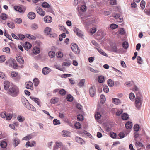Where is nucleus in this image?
Instances as JSON below:
<instances>
[{"label": "nucleus", "mask_w": 150, "mask_h": 150, "mask_svg": "<svg viewBox=\"0 0 150 150\" xmlns=\"http://www.w3.org/2000/svg\"><path fill=\"white\" fill-rule=\"evenodd\" d=\"M78 16L81 17V20L82 23L86 27H88L91 25H93L95 22V20L91 19L89 18H87L89 17L90 15L85 14L83 16V13H79Z\"/></svg>", "instance_id": "1"}, {"label": "nucleus", "mask_w": 150, "mask_h": 150, "mask_svg": "<svg viewBox=\"0 0 150 150\" xmlns=\"http://www.w3.org/2000/svg\"><path fill=\"white\" fill-rule=\"evenodd\" d=\"M8 92L11 96L15 97L18 94L19 90L18 87L16 86L11 85L9 89Z\"/></svg>", "instance_id": "2"}, {"label": "nucleus", "mask_w": 150, "mask_h": 150, "mask_svg": "<svg viewBox=\"0 0 150 150\" xmlns=\"http://www.w3.org/2000/svg\"><path fill=\"white\" fill-rule=\"evenodd\" d=\"M142 102V99L141 97H137L135 104L136 107L137 108H139L141 106Z\"/></svg>", "instance_id": "3"}, {"label": "nucleus", "mask_w": 150, "mask_h": 150, "mask_svg": "<svg viewBox=\"0 0 150 150\" xmlns=\"http://www.w3.org/2000/svg\"><path fill=\"white\" fill-rule=\"evenodd\" d=\"M72 51L76 54H78L80 52V50L76 44H72L71 45Z\"/></svg>", "instance_id": "4"}, {"label": "nucleus", "mask_w": 150, "mask_h": 150, "mask_svg": "<svg viewBox=\"0 0 150 150\" xmlns=\"http://www.w3.org/2000/svg\"><path fill=\"white\" fill-rule=\"evenodd\" d=\"M61 142H56V145L55 146L54 150H67V148L63 149Z\"/></svg>", "instance_id": "5"}, {"label": "nucleus", "mask_w": 150, "mask_h": 150, "mask_svg": "<svg viewBox=\"0 0 150 150\" xmlns=\"http://www.w3.org/2000/svg\"><path fill=\"white\" fill-rule=\"evenodd\" d=\"M30 98L33 101L36 103L39 106H41V103L39 99L32 96H30Z\"/></svg>", "instance_id": "6"}, {"label": "nucleus", "mask_w": 150, "mask_h": 150, "mask_svg": "<svg viewBox=\"0 0 150 150\" xmlns=\"http://www.w3.org/2000/svg\"><path fill=\"white\" fill-rule=\"evenodd\" d=\"M36 10L38 13L42 16H44L45 14V12L39 7H37L36 8Z\"/></svg>", "instance_id": "7"}, {"label": "nucleus", "mask_w": 150, "mask_h": 150, "mask_svg": "<svg viewBox=\"0 0 150 150\" xmlns=\"http://www.w3.org/2000/svg\"><path fill=\"white\" fill-rule=\"evenodd\" d=\"M25 86L27 89H30L31 90H33V84L30 81L27 82L25 83Z\"/></svg>", "instance_id": "8"}, {"label": "nucleus", "mask_w": 150, "mask_h": 150, "mask_svg": "<svg viewBox=\"0 0 150 150\" xmlns=\"http://www.w3.org/2000/svg\"><path fill=\"white\" fill-rule=\"evenodd\" d=\"M74 30V32L76 33L77 35L79 37H82L83 36V33L82 31L79 30L78 28H75Z\"/></svg>", "instance_id": "9"}, {"label": "nucleus", "mask_w": 150, "mask_h": 150, "mask_svg": "<svg viewBox=\"0 0 150 150\" xmlns=\"http://www.w3.org/2000/svg\"><path fill=\"white\" fill-rule=\"evenodd\" d=\"M44 20L45 22L46 23H50L52 21V18L49 16H47L44 17Z\"/></svg>", "instance_id": "10"}, {"label": "nucleus", "mask_w": 150, "mask_h": 150, "mask_svg": "<svg viewBox=\"0 0 150 150\" xmlns=\"http://www.w3.org/2000/svg\"><path fill=\"white\" fill-rule=\"evenodd\" d=\"M51 71V69L47 67H44L42 70V72L45 75L48 74Z\"/></svg>", "instance_id": "11"}, {"label": "nucleus", "mask_w": 150, "mask_h": 150, "mask_svg": "<svg viewBox=\"0 0 150 150\" xmlns=\"http://www.w3.org/2000/svg\"><path fill=\"white\" fill-rule=\"evenodd\" d=\"M11 86L10 83L8 81H6L4 82V87L5 90H7Z\"/></svg>", "instance_id": "12"}, {"label": "nucleus", "mask_w": 150, "mask_h": 150, "mask_svg": "<svg viewBox=\"0 0 150 150\" xmlns=\"http://www.w3.org/2000/svg\"><path fill=\"white\" fill-rule=\"evenodd\" d=\"M28 17L29 18L31 19H33L35 18L36 14L34 12H30L28 13Z\"/></svg>", "instance_id": "13"}, {"label": "nucleus", "mask_w": 150, "mask_h": 150, "mask_svg": "<svg viewBox=\"0 0 150 150\" xmlns=\"http://www.w3.org/2000/svg\"><path fill=\"white\" fill-rule=\"evenodd\" d=\"M36 144V142L35 141H33L32 143L30 141L27 142L25 146L26 147H32L34 146Z\"/></svg>", "instance_id": "14"}, {"label": "nucleus", "mask_w": 150, "mask_h": 150, "mask_svg": "<svg viewBox=\"0 0 150 150\" xmlns=\"http://www.w3.org/2000/svg\"><path fill=\"white\" fill-rule=\"evenodd\" d=\"M95 88L93 87H91L89 90L90 94L91 97H93L95 94Z\"/></svg>", "instance_id": "15"}, {"label": "nucleus", "mask_w": 150, "mask_h": 150, "mask_svg": "<svg viewBox=\"0 0 150 150\" xmlns=\"http://www.w3.org/2000/svg\"><path fill=\"white\" fill-rule=\"evenodd\" d=\"M26 107L28 109L33 111H36V108L33 105L30 104L28 103L26 105Z\"/></svg>", "instance_id": "16"}, {"label": "nucleus", "mask_w": 150, "mask_h": 150, "mask_svg": "<svg viewBox=\"0 0 150 150\" xmlns=\"http://www.w3.org/2000/svg\"><path fill=\"white\" fill-rule=\"evenodd\" d=\"M112 101L113 103L117 105H119L121 103V100L119 99L116 98H113Z\"/></svg>", "instance_id": "17"}, {"label": "nucleus", "mask_w": 150, "mask_h": 150, "mask_svg": "<svg viewBox=\"0 0 150 150\" xmlns=\"http://www.w3.org/2000/svg\"><path fill=\"white\" fill-rule=\"evenodd\" d=\"M83 2L82 0H74V4L75 6L78 5L80 6L83 4Z\"/></svg>", "instance_id": "18"}, {"label": "nucleus", "mask_w": 150, "mask_h": 150, "mask_svg": "<svg viewBox=\"0 0 150 150\" xmlns=\"http://www.w3.org/2000/svg\"><path fill=\"white\" fill-rule=\"evenodd\" d=\"M40 52V49L38 47H35L33 49V52L35 54H38Z\"/></svg>", "instance_id": "19"}, {"label": "nucleus", "mask_w": 150, "mask_h": 150, "mask_svg": "<svg viewBox=\"0 0 150 150\" xmlns=\"http://www.w3.org/2000/svg\"><path fill=\"white\" fill-rule=\"evenodd\" d=\"M14 61V60L11 59H9L6 62V65H8L9 67H12V65L13 64Z\"/></svg>", "instance_id": "20"}, {"label": "nucleus", "mask_w": 150, "mask_h": 150, "mask_svg": "<svg viewBox=\"0 0 150 150\" xmlns=\"http://www.w3.org/2000/svg\"><path fill=\"white\" fill-rule=\"evenodd\" d=\"M7 25L9 28L13 29L15 28V24L13 22L8 21L7 23Z\"/></svg>", "instance_id": "21"}, {"label": "nucleus", "mask_w": 150, "mask_h": 150, "mask_svg": "<svg viewBox=\"0 0 150 150\" xmlns=\"http://www.w3.org/2000/svg\"><path fill=\"white\" fill-rule=\"evenodd\" d=\"M75 139L76 142L79 143L83 144L84 142L82 138L79 137H76Z\"/></svg>", "instance_id": "22"}, {"label": "nucleus", "mask_w": 150, "mask_h": 150, "mask_svg": "<svg viewBox=\"0 0 150 150\" xmlns=\"http://www.w3.org/2000/svg\"><path fill=\"white\" fill-rule=\"evenodd\" d=\"M31 47V45L28 42H26L25 43L24 47V48L27 50L30 49Z\"/></svg>", "instance_id": "23"}, {"label": "nucleus", "mask_w": 150, "mask_h": 150, "mask_svg": "<svg viewBox=\"0 0 150 150\" xmlns=\"http://www.w3.org/2000/svg\"><path fill=\"white\" fill-rule=\"evenodd\" d=\"M98 79L99 82L100 83H103L105 81L104 76L102 75L99 76Z\"/></svg>", "instance_id": "24"}, {"label": "nucleus", "mask_w": 150, "mask_h": 150, "mask_svg": "<svg viewBox=\"0 0 150 150\" xmlns=\"http://www.w3.org/2000/svg\"><path fill=\"white\" fill-rule=\"evenodd\" d=\"M14 8L15 10L20 13H22L23 12L22 8L19 6H15L14 7Z\"/></svg>", "instance_id": "25"}, {"label": "nucleus", "mask_w": 150, "mask_h": 150, "mask_svg": "<svg viewBox=\"0 0 150 150\" xmlns=\"http://www.w3.org/2000/svg\"><path fill=\"white\" fill-rule=\"evenodd\" d=\"M13 142L14 143V145L16 147L20 143V140L18 138H15L14 139Z\"/></svg>", "instance_id": "26"}, {"label": "nucleus", "mask_w": 150, "mask_h": 150, "mask_svg": "<svg viewBox=\"0 0 150 150\" xmlns=\"http://www.w3.org/2000/svg\"><path fill=\"white\" fill-rule=\"evenodd\" d=\"M125 127L127 129H130L132 126V123L130 122H128L125 124Z\"/></svg>", "instance_id": "27"}, {"label": "nucleus", "mask_w": 150, "mask_h": 150, "mask_svg": "<svg viewBox=\"0 0 150 150\" xmlns=\"http://www.w3.org/2000/svg\"><path fill=\"white\" fill-rule=\"evenodd\" d=\"M97 49L98 51L102 55L105 56H107V54L100 48L98 47L97 48Z\"/></svg>", "instance_id": "28"}, {"label": "nucleus", "mask_w": 150, "mask_h": 150, "mask_svg": "<svg viewBox=\"0 0 150 150\" xmlns=\"http://www.w3.org/2000/svg\"><path fill=\"white\" fill-rule=\"evenodd\" d=\"M44 32L47 35L50 34L51 32V29L48 27H46L44 30Z\"/></svg>", "instance_id": "29"}, {"label": "nucleus", "mask_w": 150, "mask_h": 150, "mask_svg": "<svg viewBox=\"0 0 150 150\" xmlns=\"http://www.w3.org/2000/svg\"><path fill=\"white\" fill-rule=\"evenodd\" d=\"M100 103L102 104H103L105 101V96L103 95H101L100 96Z\"/></svg>", "instance_id": "30"}, {"label": "nucleus", "mask_w": 150, "mask_h": 150, "mask_svg": "<svg viewBox=\"0 0 150 150\" xmlns=\"http://www.w3.org/2000/svg\"><path fill=\"white\" fill-rule=\"evenodd\" d=\"M17 61L20 63L23 64L24 63V61L22 57L21 56H18L16 58Z\"/></svg>", "instance_id": "31"}, {"label": "nucleus", "mask_w": 150, "mask_h": 150, "mask_svg": "<svg viewBox=\"0 0 150 150\" xmlns=\"http://www.w3.org/2000/svg\"><path fill=\"white\" fill-rule=\"evenodd\" d=\"M135 146L137 148H139L140 147H142L143 146V144L138 141L136 142Z\"/></svg>", "instance_id": "32"}, {"label": "nucleus", "mask_w": 150, "mask_h": 150, "mask_svg": "<svg viewBox=\"0 0 150 150\" xmlns=\"http://www.w3.org/2000/svg\"><path fill=\"white\" fill-rule=\"evenodd\" d=\"M73 96L69 94L67 96L66 99L69 102H71L73 100Z\"/></svg>", "instance_id": "33"}, {"label": "nucleus", "mask_w": 150, "mask_h": 150, "mask_svg": "<svg viewBox=\"0 0 150 150\" xmlns=\"http://www.w3.org/2000/svg\"><path fill=\"white\" fill-rule=\"evenodd\" d=\"M81 6L80 7V10L83 12H85L87 9L85 5L81 4Z\"/></svg>", "instance_id": "34"}, {"label": "nucleus", "mask_w": 150, "mask_h": 150, "mask_svg": "<svg viewBox=\"0 0 150 150\" xmlns=\"http://www.w3.org/2000/svg\"><path fill=\"white\" fill-rule=\"evenodd\" d=\"M101 115L100 113L98 112H96L95 114V117L96 119H99L100 118Z\"/></svg>", "instance_id": "35"}, {"label": "nucleus", "mask_w": 150, "mask_h": 150, "mask_svg": "<svg viewBox=\"0 0 150 150\" xmlns=\"http://www.w3.org/2000/svg\"><path fill=\"white\" fill-rule=\"evenodd\" d=\"M1 18L3 20H6L8 18V15L6 14L2 13L0 16Z\"/></svg>", "instance_id": "36"}, {"label": "nucleus", "mask_w": 150, "mask_h": 150, "mask_svg": "<svg viewBox=\"0 0 150 150\" xmlns=\"http://www.w3.org/2000/svg\"><path fill=\"white\" fill-rule=\"evenodd\" d=\"M58 100V98L54 97L51 99L50 102L51 103L55 104L57 102Z\"/></svg>", "instance_id": "37"}, {"label": "nucleus", "mask_w": 150, "mask_h": 150, "mask_svg": "<svg viewBox=\"0 0 150 150\" xmlns=\"http://www.w3.org/2000/svg\"><path fill=\"white\" fill-rule=\"evenodd\" d=\"M121 118L124 120H126L129 118V116L127 114L124 113L122 115Z\"/></svg>", "instance_id": "38"}, {"label": "nucleus", "mask_w": 150, "mask_h": 150, "mask_svg": "<svg viewBox=\"0 0 150 150\" xmlns=\"http://www.w3.org/2000/svg\"><path fill=\"white\" fill-rule=\"evenodd\" d=\"M62 134L64 137H68L69 134V132L67 131H62Z\"/></svg>", "instance_id": "39"}, {"label": "nucleus", "mask_w": 150, "mask_h": 150, "mask_svg": "<svg viewBox=\"0 0 150 150\" xmlns=\"http://www.w3.org/2000/svg\"><path fill=\"white\" fill-rule=\"evenodd\" d=\"M108 84L110 87H112L114 86V82L111 79H109L108 80Z\"/></svg>", "instance_id": "40"}, {"label": "nucleus", "mask_w": 150, "mask_h": 150, "mask_svg": "<svg viewBox=\"0 0 150 150\" xmlns=\"http://www.w3.org/2000/svg\"><path fill=\"white\" fill-rule=\"evenodd\" d=\"M0 77L3 79H6L7 78L6 75L2 72H0Z\"/></svg>", "instance_id": "41"}, {"label": "nucleus", "mask_w": 150, "mask_h": 150, "mask_svg": "<svg viewBox=\"0 0 150 150\" xmlns=\"http://www.w3.org/2000/svg\"><path fill=\"white\" fill-rule=\"evenodd\" d=\"M49 56L51 58H53L55 56V53L54 51H50L48 53Z\"/></svg>", "instance_id": "42"}, {"label": "nucleus", "mask_w": 150, "mask_h": 150, "mask_svg": "<svg viewBox=\"0 0 150 150\" xmlns=\"http://www.w3.org/2000/svg\"><path fill=\"white\" fill-rule=\"evenodd\" d=\"M32 137L31 134H29L28 135H27L25 137H23L22 140H28L30 139L31 138H32Z\"/></svg>", "instance_id": "43"}, {"label": "nucleus", "mask_w": 150, "mask_h": 150, "mask_svg": "<svg viewBox=\"0 0 150 150\" xmlns=\"http://www.w3.org/2000/svg\"><path fill=\"white\" fill-rule=\"evenodd\" d=\"M42 6L44 7L45 8H49L50 6L49 4L46 2H44L42 4Z\"/></svg>", "instance_id": "44"}, {"label": "nucleus", "mask_w": 150, "mask_h": 150, "mask_svg": "<svg viewBox=\"0 0 150 150\" xmlns=\"http://www.w3.org/2000/svg\"><path fill=\"white\" fill-rule=\"evenodd\" d=\"M129 96L131 100L132 101L134 100L135 96L133 93H131L129 95Z\"/></svg>", "instance_id": "45"}, {"label": "nucleus", "mask_w": 150, "mask_h": 150, "mask_svg": "<svg viewBox=\"0 0 150 150\" xmlns=\"http://www.w3.org/2000/svg\"><path fill=\"white\" fill-rule=\"evenodd\" d=\"M17 119L19 122H22L25 120V118L21 116H18L17 117Z\"/></svg>", "instance_id": "46"}, {"label": "nucleus", "mask_w": 150, "mask_h": 150, "mask_svg": "<svg viewBox=\"0 0 150 150\" xmlns=\"http://www.w3.org/2000/svg\"><path fill=\"white\" fill-rule=\"evenodd\" d=\"M34 86H38L39 83V81L38 78H35L33 80Z\"/></svg>", "instance_id": "47"}, {"label": "nucleus", "mask_w": 150, "mask_h": 150, "mask_svg": "<svg viewBox=\"0 0 150 150\" xmlns=\"http://www.w3.org/2000/svg\"><path fill=\"white\" fill-rule=\"evenodd\" d=\"M3 51L7 53H10V49L8 47H4L3 49Z\"/></svg>", "instance_id": "48"}, {"label": "nucleus", "mask_w": 150, "mask_h": 150, "mask_svg": "<svg viewBox=\"0 0 150 150\" xmlns=\"http://www.w3.org/2000/svg\"><path fill=\"white\" fill-rule=\"evenodd\" d=\"M14 21L16 23L20 24L22 22V20L20 18H17L15 19Z\"/></svg>", "instance_id": "49"}, {"label": "nucleus", "mask_w": 150, "mask_h": 150, "mask_svg": "<svg viewBox=\"0 0 150 150\" xmlns=\"http://www.w3.org/2000/svg\"><path fill=\"white\" fill-rule=\"evenodd\" d=\"M7 145V143L5 141L2 142L0 144V146L1 147L4 148L6 147Z\"/></svg>", "instance_id": "50"}, {"label": "nucleus", "mask_w": 150, "mask_h": 150, "mask_svg": "<svg viewBox=\"0 0 150 150\" xmlns=\"http://www.w3.org/2000/svg\"><path fill=\"white\" fill-rule=\"evenodd\" d=\"M140 6L142 9H144V8L145 5V2L143 1H141L140 3Z\"/></svg>", "instance_id": "51"}, {"label": "nucleus", "mask_w": 150, "mask_h": 150, "mask_svg": "<svg viewBox=\"0 0 150 150\" xmlns=\"http://www.w3.org/2000/svg\"><path fill=\"white\" fill-rule=\"evenodd\" d=\"M74 126L76 129H79L81 128V125L79 122H76L74 124Z\"/></svg>", "instance_id": "52"}, {"label": "nucleus", "mask_w": 150, "mask_h": 150, "mask_svg": "<svg viewBox=\"0 0 150 150\" xmlns=\"http://www.w3.org/2000/svg\"><path fill=\"white\" fill-rule=\"evenodd\" d=\"M122 45L123 47L125 49H127L129 47L128 43L126 41L123 42L122 43Z\"/></svg>", "instance_id": "53"}, {"label": "nucleus", "mask_w": 150, "mask_h": 150, "mask_svg": "<svg viewBox=\"0 0 150 150\" xmlns=\"http://www.w3.org/2000/svg\"><path fill=\"white\" fill-rule=\"evenodd\" d=\"M85 83V79H82L81 80L79 83L78 85L79 86L81 87L83 86Z\"/></svg>", "instance_id": "54"}, {"label": "nucleus", "mask_w": 150, "mask_h": 150, "mask_svg": "<svg viewBox=\"0 0 150 150\" xmlns=\"http://www.w3.org/2000/svg\"><path fill=\"white\" fill-rule=\"evenodd\" d=\"M103 89L105 92L108 93L109 92V89L108 86L106 85H104L103 86Z\"/></svg>", "instance_id": "55"}, {"label": "nucleus", "mask_w": 150, "mask_h": 150, "mask_svg": "<svg viewBox=\"0 0 150 150\" xmlns=\"http://www.w3.org/2000/svg\"><path fill=\"white\" fill-rule=\"evenodd\" d=\"M118 27V25L115 24H112L110 25V27L112 29H115Z\"/></svg>", "instance_id": "56"}, {"label": "nucleus", "mask_w": 150, "mask_h": 150, "mask_svg": "<svg viewBox=\"0 0 150 150\" xmlns=\"http://www.w3.org/2000/svg\"><path fill=\"white\" fill-rule=\"evenodd\" d=\"M57 56L58 58H62L63 56V54L62 52L60 51H59L57 53Z\"/></svg>", "instance_id": "57"}, {"label": "nucleus", "mask_w": 150, "mask_h": 150, "mask_svg": "<svg viewBox=\"0 0 150 150\" xmlns=\"http://www.w3.org/2000/svg\"><path fill=\"white\" fill-rule=\"evenodd\" d=\"M53 122L54 124L55 125L60 124V121L57 119H54L53 121Z\"/></svg>", "instance_id": "58"}, {"label": "nucleus", "mask_w": 150, "mask_h": 150, "mask_svg": "<svg viewBox=\"0 0 150 150\" xmlns=\"http://www.w3.org/2000/svg\"><path fill=\"white\" fill-rule=\"evenodd\" d=\"M59 93L60 94L62 95H64L66 94L65 90L63 89H62L59 91Z\"/></svg>", "instance_id": "59"}, {"label": "nucleus", "mask_w": 150, "mask_h": 150, "mask_svg": "<svg viewBox=\"0 0 150 150\" xmlns=\"http://www.w3.org/2000/svg\"><path fill=\"white\" fill-rule=\"evenodd\" d=\"M78 120L80 121H82L83 119V116L82 115L79 114L77 116Z\"/></svg>", "instance_id": "60"}, {"label": "nucleus", "mask_w": 150, "mask_h": 150, "mask_svg": "<svg viewBox=\"0 0 150 150\" xmlns=\"http://www.w3.org/2000/svg\"><path fill=\"white\" fill-rule=\"evenodd\" d=\"M110 136L113 138H115L116 137V134L115 133L111 132L110 133Z\"/></svg>", "instance_id": "61"}, {"label": "nucleus", "mask_w": 150, "mask_h": 150, "mask_svg": "<svg viewBox=\"0 0 150 150\" xmlns=\"http://www.w3.org/2000/svg\"><path fill=\"white\" fill-rule=\"evenodd\" d=\"M5 60V57L4 55H2L0 56V62L2 63Z\"/></svg>", "instance_id": "62"}, {"label": "nucleus", "mask_w": 150, "mask_h": 150, "mask_svg": "<svg viewBox=\"0 0 150 150\" xmlns=\"http://www.w3.org/2000/svg\"><path fill=\"white\" fill-rule=\"evenodd\" d=\"M38 28V25L35 23L33 24L31 26V28L34 30H35Z\"/></svg>", "instance_id": "63"}, {"label": "nucleus", "mask_w": 150, "mask_h": 150, "mask_svg": "<svg viewBox=\"0 0 150 150\" xmlns=\"http://www.w3.org/2000/svg\"><path fill=\"white\" fill-rule=\"evenodd\" d=\"M12 117V115L11 114H8L6 117V119L8 120H10Z\"/></svg>", "instance_id": "64"}]
</instances>
